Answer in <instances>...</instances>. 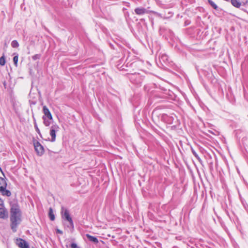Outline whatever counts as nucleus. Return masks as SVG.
<instances>
[{"label":"nucleus","instance_id":"1","mask_svg":"<svg viewBox=\"0 0 248 248\" xmlns=\"http://www.w3.org/2000/svg\"><path fill=\"white\" fill-rule=\"evenodd\" d=\"M11 227L14 232L16 231V228L21 221V212L19 207L17 204L12 205L11 208Z\"/></svg>","mask_w":248,"mask_h":248},{"label":"nucleus","instance_id":"2","mask_svg":"<svg viewBox=\"0 0 248 248\" xmlns=\"http://www.w3.org/2000/svg\"><path fill=\"white\" fill-rule=\"evenodd\" d=\"M130 81L134 84L137 86H140L144 79V77L140 73H133L128 75Z\"/></svg>","mask_w":248,"mask_h":248},{"label":"nucleus","instance_id":"3","mask_svg":"<svg viewBox=\"0 0 248 248\" xmlns=\"http://www.w3.org/2000/svg\"><path fill=\"white\" fill-rule=\"evenodd\" d=\"M61 214L62 218L66 220L69 223V227L72 229H74V226L72 218L71 217L69 211L67 209H65L64 207H62Z\"/></svg>","mask_w":248,"mask_h":248},{"label":"nucleus","instance_id":"4","mask_svg":"<svg viewBox=\"0 0 248 248\" xmlns=\"http://www.w3.org/2000/svg\"><path fill=\"white\" fill-rule=\"evenodd\" d=\"M60 129V127L57 124H52L50 127L49 134L51 136V139L50 141L51 142H54L56 140V133Z\"/></svg>","mask_w":248,"mask_h":248},{"label":"nucleus","instance_id":"5","mask_svg":"<svg viewBox=\"0 0 248 248\" xmlns=\"http://www.w3.org/2000/svg\"><path fill=\"white\" fill-rule=\"evenodd\" d=\"M34 149L38 156H42L44 153V147L37 141H34Z\"/></svg>","mask_w":248,"mask_h":248},{"label":"nucleus","instance_id":"6","mask_svg":"<svg viewBox=\"0 0 248 248\" xmlns=\"http://www.w3.org/2000/svg\"><path fill=\"white\" fill-rule=\"evenodd\" d=\"M17 245L20 248H29L28 243L25 240L21 238L17 239Z\"/></svg>","mask_w":248,"mask_h":248},{"label":"nucleus","instance_id":"7","mask_svg":"<svg viewBox=\"0 0 248 248\" xmlns=\"http://www.w3.org/2000/svg\"><path fill=\"white\" fill-rule=\"evenodd\" d=\"M8 217V212L5 208H0V218L6 219Z\"/></svg>","mask_w":248,"mask_h":248},{"label":"nucleus","instance_id":"8","mask_svg":"<svg viewBox=\"0 0 248 248\" xmlns=\"http://www.w3.org/2000/svg\"><path fill=\"white\" fill-rule=\"evenodd\" d=\"M43 113L44 115L43 116H46V118H49L50 119H52V116L46 106H44L43 108Z\"/></svg>","mask_w":248,"mask_h":248},{"label":"nucleus","instance_id":"9","mask_svg":"<svg viewBox=\"0 0 248 248\" xmlns=\"http://www.w3.org/2000/svg\"><path fill=\"white\" fill-rule=\"evenodd\" d=\"M135 13L137 15L148 14L146 9L143 8H138L135 10Z\"/></svg>","mask_w":248,"mask_h":248},{"label":"nucleus","instance_id":"10","mask_svg":"<svg viewBox=\"0 0 248 248\" xmlns=\"http://www.w3.org/2000/svg\"><path fill=\"white\" fill-rule=\"evenodd\" d=\"M0 192L3 196L10 197L11 195V192L10 191L6 189V188H2L0 190Z\"/></svg>","mask_w":248,"mask_h":248},{"label":"nucleus","instance_id":"11","mask_svg":"<svg viewBox=\"0 0 248 248\" xmlns=\"http://www.w3.org/2000/svg\"><path fill=\"white\" fill-rule=\"evenodd\" d=\"M86 236L90 241L95 244H97L98 243V240L96 237L92 236L89 234H86Z\"/></svg>","mask_w":248,"mask_h":248},{"label":"nucleus","instance_id":"12","mask_svg":"<svg viewBox=\"0 0 248 248\" xmlns=\"http://www.w3.org/2000/svg\"><path fill=\"white\" fill-rule=\"evenodd\" d=\"M42 118L43 120V123L46 126H49L50 125L52 121L53 120V119H50L49 118H46V116H43Z\"/></svg>","mask_w":248,"mask_h":248},{"label":"nucleus","instance_id":"13","mask_svg":"<svg viewBox=\"0 0 248 248\" xmlns=\"http://www.w3.org/2000/svg\"><path fill=\"white\" fill-rule=\"evenodd\" d=\"M7 183L5 180L2 178L0 177V190L2 188H6Z\"/></svg>","mask_w":248,"mask_h":248},{"label":"nucleus","instance_id":"14","mask_svg":"<svg viewBox=\"0 0 248 248\" xmlns=\"http://www.w3.org/2000/svg\"><path fill=\"white\" fill-rule=\"evenodd\" d=\"M48 215H49V218L51 220L53 221L55 220V215L54 214L53 210L51 208H49V209Z\"/></svg>","mask_w":248,"mask_h":248},{"label":"nucleus","instance_id":"15","mask_svg":"<svg viewBox=\"0 0 248 248\" xmlns=\"http://www.w3.org/2000/svg\"><path fill=\"white\" fill-rule=\"evenodd\" d=\"M231 3L234 6L236 7H239L241 3L238 0H231Z\"/></svg>","mask_w":248,"mask_h":248},{"label":"nucleus","instance_id":"16","mask_svg":"<svg viewBox=\"0 0 248 248\" xmlns=\"http://www.w3.org/2000/svg\"><path fill=\"white\" fill-rule=\"evenodd\" d=\"M34 128L35 129V130L37 132V133L40 136H41V132H40V131L39 129V128L38 127V126H37V124H36V121H35V119L34 118Z\"/></svg>","mask_w":248,"mask_h":248},{"label":"nucleus","instance_id":"17","mask_svg":"<svg viewBox=\"0 0 248 248\" xmlns=\"http://www.w3.org/2000/svg\"><path fill=\"white\" fill-rule=\"evenodd\" d=\"M11 46L14 48H16L19 46V44L16 40H14L11 43Z\"/></svg>","mask_w":248,"mask_h":248},{"label":"nucleus","instance_id":"18","mask_svg":"<svg viewBox=\"0 0 248 248\" xmlns=\"http://www.w3.org/2000/svg\"><path fill=\"white\" fill-rule=\"evenodd\" d=\"M5 64V58L4 56H2L0 58V65L3 66Z\"/></svg>","mask_w":248,"mask_h":248},{"label":"nucleus","instance_id":"19","mask_svg":"<svg viewBox=\"0 0 248 248\" xmlns=\"http://www.w3.org/2000/svg\"><path fill=\"white\" fill-rule=\"evenodd\" d=\"M192 153L193 155L195 156V157L200 162L202 161L200 157L199 156L197 153L194 150H193L192 148L191 149Z\"/></svg>","mask_w":248,"mask_h":248},{"label":"nucleus","instance_id":"20","mask_svg":"<svg viewBox=\"0 0 248 248\" xmlns=\"http://www.w3.org/2000/svg\"><path fill=\"white\" fill-rule=\"evenodd\" d=\"M208 1L209 2V3L211 4V5L215 9H217V5L216 4V3L213 2L212 0H208Z\"/></svg>","mask_w":248,"mask_h":248},{"label":"nucleus","instance_id":"21","mask_svg":"<svg viewBox=\"0 0 248 248\" xmlns=\"http://www.w3.org/2000/svg\"><path fill=\"white\" fill-rule=\"evenodd\" d=\"M18 59V57L17 55L14 56L13 58V62H14L15 65L16 66H17Z\"/></svg>","mask_w":248,"mask_h":248},{"label":"nucleus","instance_id":"22","mask_svg":"<svg viewBox=\"0 0 248 248\" xmlns=\"http://www.w3.org/2000/svg\"><path fill=\"white\" fill-rule=\"evenodd\" d=\"M160 59L162 61L165 62V61L168 60V56H167V55H166L165 54H163L161 55V56L160 57Z\"/></svg>","mask_w":248,"mask_h":248},{"label":"nucleus","instance_id":"23","mask_svg":"<svg viewBox=\"0 0 248 248\" xmlns=\"http://www.w3.org/2000/svg\"><path fill=\"white\" fill-rule=\"evenodd\" d=\"M41 57L40 54H35L32 57V59L33 60L35 61L36 60L39 59Z\"/></svg>","mask_w":248,"mask_h":248},{"label":"nucleus","instance_id":"24","mask_svg":"<svg viewBox=\"0 0 248 248\" xmlns=\"http://www.w3.org/2000/svg\"><path fill=\"white\" fill-rule=\"evenodd\" d=\"M71 248H79L76 243H73L71 245Z\"/></svg>","mask_w":248,"mask_h":248},{"label":"nucleus","instance_id":"25","mask_svg":"<svg viewBox=\"0 0 248 248\" xmlns=\"http://www.w3.org/2000/svg\"><path fill=\"white\" fill-rule=\"evenodd\" d=\"M56 232L57 233H59V234H62L63 233V232L62 231L60 230V229H56Z\"/></svg>","mask_w":248,"mask_h":248},{"label":"nucleus","instance_id":"26","mask_svg":"<svg viewBox=\"0 0 248 248\" xmlns=\"http://www.w3.org/2000/svg\"><path fill=\"white\" fill-rule=\"evenodd\" d=\"M3 204V201L0 198V205H2Z\"/></svg>","mask_w":248,"mask_h":248},{"label":"nucleus","instance_id":"27","mask_svg":"<svg viewBox=\"0 0 248 248\" xmlns=\"http://www.w3.org/2000/svg\"><path fill=\"white\" fill-rule=\"evenodd\" d=\"M0 171H2V170L1 169V168H0Z\"/></svg>","mask_w":248,"mask_h":248},{"label":"nucleus","instance_id":"28","mask_svg":"<svg viewBox=\"0 0 248 248\" xmlns=\"http://www.w3.org/2000/svg\"><path fill=\"white\" fill-rule=\"evenodd\" d=\"M0 171H2V170L1 169V168H0Z\"/></svg>","mask_w":248,"mask_h":248},{"label":"nucleus","instance_id":"29","mask_svg":"<svg viewBox=\"0 0 248 248\" xmlns=\"http://www.w3.org/2000/svg\"><path fill=\"white\" fill-rule=\"evenodd\" d=\"M0 171H2V170L1 169V168H0Z\"/></svg>","mask_w":248,"mask_h":248}]
</instances>
